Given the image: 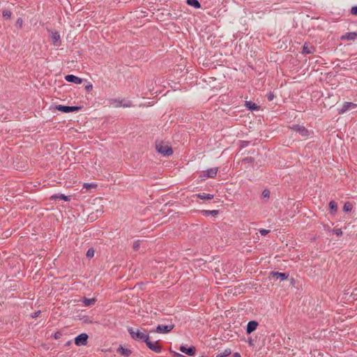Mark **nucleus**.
Listing matches in <instances>:
<instances>
[{
    "label": "nucleus",
    "instance_id": "1",
    "mask_svg": "<svg viewBox=\"0 0 357 357\" xmlns=\"http://www.w3.org/2000/svg\"><path fill=\"white\" fill-rule=\"evenodd\" d=\"M128 332L130 334L131 337L138 341H143L146 342V340H149V335L144 332H142L139 329H133L132 328L128 329Z\"/></svg>",
    "mask_w": 357,
    "mask_h": 357
},
{
    "label": "nucleus",
    "instance_id": "2",
    "mask_svg": "<svg viewBox=\"0 0 357 357\" xmlns=\"http://www.w3.org/2000/svg\"><path fill=\"white\" fill-rule=\"evenodd\" d=\"M155 148L157 151L164 156H169L173 153L172 148L162 142H156Z\"/></svg>",
    "mask_w": 357,
    "mask_h": 357
},
{
    "label": "nucleus",
    "instance_id": "3",
    "mask_svg": "<svg viewBox=\"0 0 357 357\" xmlns=\"http://www.w3.org/2000/svg\"><path fill=\"white\" fill-rule=\"evenodd\" d=\"M145 342L147 347L152 351L156 353L160 352L161 347L160 346L158 340L152 341L151 340L150 337H149V340H146Z\"/></svg>",
    "mask_w": 357,
    "mask_h": 357
},
{
    "label": "nucleus",
    "instance_id": "4",
    "mask_svg": "<svg viewBox=\"0 0 357 357\" xmlns=\"http://www.w3.org/2000/svg\"><path fill=\"white\" fill-rule=\"evenodd\" d=\"M50 38L54 46L60 47L61 45V36L58 31H51Z\"/></svg>",
    "mask_w": 357,
    "mask_h": 357
},
{
    "label": "nucleus",
    "instance_id": "5",
    "mask_svg": "<svg viewBox=\"0 0 357 357\" xmlns=\"http://www.w3.org/2000/svg\"><path fill=\"white\" fill-rule=\"evenodd\" d=\"M174 328V325H158L155 331H151L150 332H156L158 333H167L170 332Z\"/></svg>",
    "mask_w": 357,
    "mask_h": 357
},
{
    "label": "nucleus",
    "instance_id": "6",
    "mask_svg": "<svg viewBox=\"0 0 357 357\" xmlns=\"http://www.w3.org/2000/svg\"><path fill=\"white\" fill-rule=\"evenodd\" d=\"M218 171V167L210 168L204 172L200 176L202 178V179H205V178H214L216 176Z\"/></svg>",
    "mask_w": 357,
    "mask_h": 357
},
{
    "label": "nucleus",
    "instance_id": "7",
    "mask_svg": "<svg viewBox=\"0 0 357 357\" xmlns=\"http://www.w3.org/2000/svg\"><path fill=\"white\" fill-rule=\"evenodd\" d=\"M56 109L60 112H62L63 113H69L73 112L75 111H78L79 109V107H75V106H64V105H57L56 107Z\"/></svg>",
    "mask_w": 357,
    "mask_h": 357
},
{
    "label": "nucleus",
    "instance_id": "8",
    "mask_svg": "<svg viewBox=\"0 0 357 357\" xmlns=\"http://www.w3.org/2000/svg\"><path fill=\"white\" fill-rule=\"evenodd\" d=\"M293 130L298 132L302 137H307L310 134L309 131L302 126L296 125L292 128Z\"/></svg>",
    "mask_w": 357,
    "mask_h": 357
},
{
    "label": "nucleus",
    "instance_id": "9",
    "mask_svg": "<svg viewBox=\"0 0 357 357\" xmlns=\"http://www.w3.org/2000/svg\"><path fill=\"white\" fill-rule=\"evenodd\" d=\"M356 107H357V105L353 102H346L344 103L342 107L339 109V114H344L348 110L355 109Z\"/></svg>",
    "mask_w": 357,
    "mask_h": 357
},
{
    "label": "nucleus",
    "instance_id": "10",
    "mask_svg": "<svg viewBox=\"0 0 357 357\" xmlns=\"http://www.w3.org/2000/svg\"><path fill=\"white\" fill-rule=\"evenodd\" d=\"M88 335L86 333H82L76 337L75 343L77 345H85L87 342Z\"/></svg>",
    "mask_w": 357,
    "mask_h": 357
},
{
    "label": "nucleus",
    "instance_id": "11",
    "mask_svg": "<svg viewBox=\"0 0 357 357\" xmlns=\"http://www.w3.org/2000/svg\"><path fill=\"white\" fill-rule=\"evenodd\" d=\"M65 79L67 82H73L77 84H79L82 82V79L80 77H78L77 76H75L73 75H68L65 77Z\"/></svg>",
    "mask_w": 357,
    "mask_h": 357
},
{
    "label": "nucleus",
    "instance_id": "12",
    "mask_svg": "<svg viewBox=\"0 0 357 357\" xmlns=\"http://www.w3.org/2000/svg\"><path fill=\"white\" fill-rule=\"evenodd\" d=\"M179 349L181 352L188 356H194L195 354V347H194L187 348L185 346H181Z\"/></svg>",
    "mask_w": 357,
    "mask_h": 357
},
{
    "label": "nucleus",
    "instance_id": "13",
    "mask_svg": "<svg viewBox=\"0 0 357 357\" xmlns=\"http://www.w3.org/2000/svg\"><path fill=\"white\" fill-rule=\"evenodd\" d=\"M258 323L255 321H250L247 325L246 332L250 334L256 330Z\"/></svg>",
    "mask_w": 357,
    "mask_h": 357
},
{
    "label": "nucleus",
    "instance_id": "14",
    "mask_svg": "<svg viewBox=\"0 0 357 357\" xmlns=\"http://www.w3.org/2000/svg\"><path fill=\"white\" fill-rule=\"evenodd\" d=\"M271 275L273 278L276 279H279L280 280H286L289 275L285 273H278V272H273L271 273Z\"/></svg>",
    "mask_w": 357,
    "mask_h": 357
},
{
    "label": "nucleus",
    "instance_id": "15",
    "mask_svg": "<svg viewBox=\"0 0 357 357\" xmlns=\"http://www.w3.org/2000/svg\"><path fill=\"white\" fill-rule=\"evenodd\" d=\"M357 38L356 32H349L341 37L342 40H354Z\"/></svg>",
    "mask_w": 357,
    "mask_h": 357
},
{
    "label": "nucleus",
    "instance_id": "16",
    "mask_svg": "<svg viewBox=\"0 0 357 357\" xmlns=\"http://www.w3.org/2000/svg\"><path fill=\"white\" fill-rule=\"evenodd\" d=\"M117 352L120 354L122 356H124L126 357H128L130 354H131L130 351L128 349L123 348V347H120L117 349Z\"/></svg>",
    "mask_w": 357,
    "mask_h": 357
},
{
    "label": "nucleus",
    "instance_id": "17",
    "mask_svg": "<svg viewBox=\"0 0 357 357\" xmlns=\"http://www.w3.org/2000/svg\"><path fill=\"white\" fill-rule=\"evenodd\" d=\"M314 51L313 46L305 44L303 47V52L305 54H312Z\"/></svg>",
    "mask_w": 357,
    "mask_h": 357
},
{
    "label": "nucleus",
    "instance_id": "18",
    "mask_svg": "<svg viewBox=\"0 0 357 357\" xmlns=\"http://www.w3.org/2000/svg\"><path fill=\"white\" fill-rule=\"evenodd\" d=\"M51 199H62V200H64V201H70V196H66L64 195H52L51 197Z\"/></svg>",
    "mask_w": 357,
    "mask_h": 357
},
{
    "label": "nucleus",
    "instance_id": "19",
    "mask_svg": "<svg viewBox=\"0 0 357 357\" xmlns=\"http://www.w3.org/2000/svg\"><path fill=\"white\" fill-rule=\"evenodd\" d=\"M201 213L205 216H208V215L215 216L218 214L219 211L218 210H212V211L203 210L201 211Z\"/></svg>",
    "mask_w": 357,
    "mask_h": 357
},
{
    "label": "nucleus",
    "instance_id": "20",
    "mask_svg": "<svg viewBox=\"0 0 357 357\" xmlns=\"http://www.w3.org/2000/svg\"><path fill=\"white\" fill-rule=\"evenodd\" d=\"M197 197L201 199H207V200H209V199H212L214 196L213 195H211V194H206V193H199L197 195Z\"/></svg>",
    "mask_w": 357,
    "mask_h": 357
},
{
    "label": "nucleus",
    "instance_id": "21",
    "mask_svg": "<svg viewBox=\"0 0 357 357\" xmlns=\"http://www.w3.org/2000/svg\"><path fill=\"white\" fill-rule=\"evenodd\" d=\"M96 302V299L95 298H84L83 299V303L85 306H91V305H94Z\"/></svg>",
    "mask_w": 357,
    "mask_h": 357
},
{
    "label": "nucleus",
    "instance_id": "22",
    "mask_svg": "<svg viewBox=\"0 0 357 357\" xmlns=\"http://www.w3.org/2000/svg\"><path fill=\"white\" fill-rule=\"evenodd\" d=\"M187 4L195 8H201V4L197 0H187Z\"/></svg>",
    "mask_w": 357,
    "mask_h": 357
},
{
    "label": "nucleus",
    "instance_id": "23",
    "mask_svg": "<svg viewBox=\"0 0 357 357\" xmlns=\"http://www.w3.org/2000/svg\"><path fill=\"white\" fill-rule=\"evenodd\" d=\"M231 354V350L230 349H226L222 352L217 354L216 357H227Z\"/></svg>",
    "mask_w": 357,
    "mask_h": 357
},
{
    "label": "nucleus",
    "instance_id": "24",
    "mask_svg": "<svg viewBox=\"0 0 357 357\" xmlns=\"http://www.w3.org/2000/svg\"><path fill=\"white\" fill-rule=\"evenodd\" d=\"M245 106L251 109V110H257L258 109V106L255 104V103H253L250 101H246L245 102Z\"/></svg>",
    "mask_w": 357,
    "mask_h": 357
},
{
    "label": "nucleus",
    "instance_id": "25",
    "mask_svg": "<svg viewBox=\"0 0 357 357\" xmlns=\"http://www.w3.org/2000/svg\"><path fill=\"white\" fill-rule=\"evenodd\" d=\"M122 102L123 100L112 99L110 101V104L114 105L115 107H122Z\"/></svg>",
    "mask_w": 357,
    "mask_h": 357
},
{
    "label": "nucleus",
    "instance_id": "26",
    "mask_svg": "<svg viewBox=\"0 0 357 357\" xmlns=\"http://www.w3.org/2000/svg\"><path fill=\"white\" fill-rule=\"evenodd\" d=\"M329 208L332 213H336V211L337 210V204L334 201H331L329 202Z\"/></svg>",
    "mask_w": 357,
    "mask_h": 357
},
{
    "label": "nucleus",
    "instance_id": "27",
    "mask_svg": "<svg viewBox=\"0 0 357 357\" xmlns=\"http://www.w3.org/2000/svg\"><path fill=\"white\" fill-rule=\"evenodd\" d=\"M353 206L350 202H346L343 207L344 212H350L352 210Z\"/></svg>",
    "mask_w": 357,
    "mask_h": 357
},
{
    "label": "nucleus",
    "instance_id": "28",
    "mask_svg": "<svg viewBox=\"0 0 357 357\" xmlns=\"http://www.w3.org/2000/svg\"><path fill=\"white\" fill-rule=\"evenodd\" d=\"M2 15L3 17L8 19L11 16V12L9 10H3Z\"/></svg>",
    "mask_w": 357,
    "mask_h": 357
},
{
    "label": "nucleus",
    "instance_id": "29",
    "mask_svg": "<svg viewBox=\"0 0 357 357\" xmlns=\"http://www.w3.org/2000/svg\"><path fill=\"white\" fill-rule=\"evenodd\" d=\"M86 257L91 258L94 256V250L93 248H89L86 252Z\"/></svg>",
    "mask_w": 357,
    "mask_h": 357
},
{
    "label": "nucleus",
    "instance_id": "30",
    "mask_svg": "<svg viewBox=\"0 0 357 357\" xmlns=\"http://www.w3.org/2000/svg\"><path fill=\"white\" fill-rule=\"evenodd\" d=\"M132 106V104L130 100H126V101L123 100V102H122L123 107H130Z\"/></svg>",
    "mask_w": 357,
    "mask_h": 357
},
{
    "label": "nucleus",
    "instance_id": "31",
    "mask_svg": "<svg viewBox=\"0 0 357 357\" xmlns=\"http://www.w3.org/2000/svg\"><path fill=\"white\" fill-rule=\"evenodd\" d=\"M140 245V241L139 240L134 241L133 243V249L135 250H137Z\"/></svg>",
    "mask_w": 357,
    "mask_h": 357
},
{
    "label": "nucleus",
    "instance_id": "32",
    "mask_svg": "<svg viewBox=\"0 0 357 357\" xmlns=\"http://www.w3.org/2000/svg\"><path fill=\"white\" fill-rule=\"evenodd\" d=\"M270 196V192L268 190H264L262 192V197L264 198H268Z\"/></svg>",
    "mask_w": 357,
    "mask_h": 357
},
{
    "label": "nucleus",
    "instance_id": "33",
    "mask_svg": "<svg viewBox=\"0 0 357 357\" xmlns=\"http://www.w3.org/2000/svg\"><path fill=\"white\" fill-rule=\"evenodd\" d=\"M333 232L338 236H342V234L341 229H335L333 230Z\"/></svg>",
    "mask_w": 357,
    "mask_h": 357
},
{
    "label": "nucleus",
    "instance_id": "34",
    "mask_svg": "<svg viewBox=\"0 0 357 357\" xmlns=\"http://www.w3.org/2000/svg\"><path fill=\"white\" fill-rule=\"evenodd\" d=\"M270 232V230H268V229H259V233L261 234V235L262 236H266V234H268V233Z\"/></svg>",
    "mask_w": 357,
    "mask_h": 357
},
{
    "label": "nucleus",
    "instance_id": "35",
    "mask_svg": "<svg viewBox=\"0 0 357 357\" xmlns=\"http://www.w3.org/2000/svg\"><path fill=\"white\" fill-rule=\"evenodd\" d=\"M96 186V185L92 184V183H84V188H85L86 190H89L91 188H94Z\"/></svg>",
    "mask_w": 357,
    "mask_h": 357
},
{
    "label": "nucleus",
    "instance_id": "36",
    "mask_svg": "<svg viewBox=\"0 0 357 357\" xmlns=\"http://www.w3.org/2000/svg\"><path fill=\"white\" fill-rule=\"evenodd\" d=\"M351 13L354 15H357V6L352 7L351 9Z\"/></svg>",
    "mask_w": 357,
    "mask_h": 357
},
{
    "label": "nucleus",
    "instance_id": "37",
    "mask_svg": "<svg viewBox=\"0 0 357 357\" xmlns=\"http://www.w3.org/2000/svg\"><path fill=\"white\" fill-rule=\"evenodd\" d=\"M92 89H93V85L91 84H89L85 86V89L87 91H90L91 90H92Z\"/></svg>",
    "mask_w": 357,
    "mask_h": 357
},
{
    "label": "nucleus",
    "instance_id": "38",
    "mask_svg": "<svg viewBox=\"0 0 357 357\" xmlns=\"http://www.w3.org/2000/svg\"><path fill=\"white\" fill-rule=\"evenodd\" d=\"M40 314V311H37V312H33L32 314H31V317L33 318H36V317H38L39 316V314Z\"/></svg>",
    "mask_w": 357,
    "mask_h": 357
},
{
    "label": "nucleus",
    "instance_id": "39",
    "mask_svg": "<svg viewBox=\"0 0 357 357\" xmlns=\"http://www.w3.org/2000/svg\"><path fill=\"white\" fill-rule=\"evenodd\" d=\"M17 24L19 25L20 27L22 26V20L21 18L17 19Z\"/></svg>",
    "mask_w": 357,
    "mask_h": 357
},
{
    "label": "nucleus",
    "instance_id": "40",
    "mask_svg": "<svg viewBox=\"0 0 357 357\" xmlns=\"http://www.w3.org/2000/svg\"><path fill=\"white\" fill-rule=\"evenodd\" d=\"M273 98H274V95H273V93H269V94L268 95V100H272L273 99Z\"/></svg>",
    "mask_w": 357,
    "mask_h": 357
},
{
    "label": "nucleus",
    "instance_id": "41",
    "mask_svg": "<svg viewBox=\"0 0 357 357\" xmlns=\"http://www.w3.org/2000/svg\"><path fill=\"white\" fill-rule=\"evenodd\" d=\"M233 357H241V355L239 353H234L233 355Z\"/></svg>",
    "mask_w": 357,
    "mask_h": 357
}]
</instances>
